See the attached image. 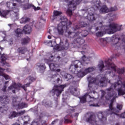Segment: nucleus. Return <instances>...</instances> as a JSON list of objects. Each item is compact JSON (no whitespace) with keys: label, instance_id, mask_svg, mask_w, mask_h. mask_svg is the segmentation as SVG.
Listing matches in <instances>:
<instances>
[{"label":"nucleus","instance_id":"nucleus-1","mask_svg":"<svg viewBox=\"0 0 125 125\" xmlns=\"http://www.w3.org/2000/svg\"><path fill=\"white\" fill-rule=\"evenodd\" d=\"M111 62V60L109 59L107 62H105V66L104 65V62L102 61H100L98 65V67L100 70V72H103L104 70H107L105 72L106 74L104 76V77H102L101 79L99 80V82L98 83V85L100 86L101 87H103V86H106V84H107V83H110V80H108L107 78L106 75H109L111 76L112 78L113 77H117L116 76V75L114 73H116V65L113 63L110 64V67L109 66L110 65V62ZM119 78V76L117 77Z\"/></svg>","mask_w":125,"mask_h":125},{"label":"nucleus","instance_id":"nucleus-2","mask_svg":"<svg viewBox=\"0 0 125 125\" xmlns=\"http://www.w3.org/2000/svg\"><path fill=\"white\" fill-rule=\"evenodd\" d=\"M60 20H62V21L58 24L57 27V31L59 34L61 35V36H62L63 34H64V30L66 29V30L64 34L66 38H69V39H75L77 38L78 34V32H76V31L80 29V26L78 25H75L74 28L75 31H72L68 30V29H69V26L72 24L71 21H68L66 17H62L60 18Z\"/></svg>","mask_w":125,"mask_h":125},{"label":"nucleus","instance_id":"nucleus-3","mask_svg":"<svg viewBox=\"0 0 125 125\" xmlns=\"http://www.w3.org/2000/svg\"><path fill=\"white\" fill-rule=\"evenodd\" d=\"M103 21L99 23V26L96 28V31H98L96 33L97 37H103L105 35V31H108L109 34H114L116 32H119L122 30V25H119L118 23H112L109 24V29H107V26L103 25Z\"/></svg>","mask_w":125,"mask_h":125},{"label":"nucleus","instance_id":"nucleus-4","mask_svg":"<svg viewBox=\"0 0 125 125\" xmlns=\"http://www.w3.org/2000/svg\"><path fill=\"white\" fill-rule=\"evenodd\" d=\"M87 80L89 83L87 92L83 96L79 97L81 103H85L86 101L87 102H92V101H94V100H95V98L94 96H90L89 94H90V93H92V92L94 94L96 93V92L93 90V87L92 86V84H93L92 83L96 82V80H95V78L91 76L88 77Z\"/></svg>","mask_w":125,"mask_h":125},{"label":"nucleus","instance_id":"nucleus-5","mask_svg":"<svg viewBox=\"0 0 125 125\" xmlns=\"http://www.w3.org/2000/svg\"><path fill=\"white\" fill-rule=\"evenodd\" d=\"M35 81H36V78L30 76L25 79V82L27 83L26 84L23 85L20 83L17 84L14 83L12 85L8 87V89L12 90L13 93H15V90L18 91L20 90V87H22V88L26 91V90H27V87L30 86V84H31L33 82H35Z\"/></svg>","mask_w":125,"mask_h":125},{"label":"nucleus","instance_id":"nucleus-6","mask_svg":"<svg viewBox=\"0 0 125 125\" xmlns=\"http://www.w3.org/2000/svg\"><path fill=\"white\" fill-rule=\"evenodd\" d=\"M7 7L9 9H12V11H10V14L12 15V17L16 19H18L19 18V5L17 3H15L14 0L9 1L6 3Z\"/></svg>","mask_w":125,"mask_h":125},{"label":"nucleus","instance_id":"nucleus-7","mask_svg":"<svg viewBox=\"0 0 125 125\" xmlns=\"http://www.w3.org/2000/svg\"><path fill=\"white\" fill-rule=\"evenodd\" d=\"M83 0H65L66 2H68V9L66 11V14L71 16L73 14V11L76 9V6L80 3V2Z\"/></svg>","mask_w":125,"mask_h":125},{"label":"nucleus","instance_id":"nucleus-8","mask_svg":"<svg viewBox=\"0 0 125 125\" xmlns=\"http://www.w3.org/2000/svg\"><path fill=\"white\" fill-rule=\"evenodd\" d=\"M85 59L86 58L85 57V55H83L81 59V62H79V61H75V64H71L69 68V70L70 72L72 73V74H75L77 72H79V71H81L82 66H79V64H83V62L85 61Z\"/></svg>","mask_w":125,"mask_h":125},{"label":"nucleus","instance_id":"nucleus-9","mask_svg":"<svg viewBox=\"0 0 125 125\" xmlns=\"http://www.w3.org/2000/svg\"><path fill=\"white\" fill-rule=\"evenodd\" d=\"M66 84L61 85L59 86L55 85L53 89L50 92V95L52 96H54L56 94V96L58 97V96L61 94L62 91H63L64 88L66 87Z\"/></svg>","mask_w":125,"mask_h":125},{"label":"nucleus","instance_id":"nucleus-10","mask_svg":"<svg viewBox=\"0 0 125 125\" xmlns=\"http://www.w3.org/2000/svg\"><path fill=\"white\" fill-rule=\"evenodd\" d=\"M110 39L111 42V44L112 46H114L116 49H120L122 44H121V38L117 37V36L113 35Z\"/></svg>","mask_w":125,"mask_h":125},{"label":"nucleus","instance_id":"nucleus-11","mask_svg":"<svg viewBox=\"0 0 125 125\" xmlns=\"http://www.w3.org/2000/svg\"><path fill=\"white\" fill-rule=\"evenodd\" d=\"M12 104L13 107L18 109H18H23L24 108H27V107H28V104H27L25 103H20V102H19V101H18L15 98H13Z\"/></svg>","mask_w":125,"mask_h":125},{"label":"nucleus","instance_id":"nucleus-12","mask_svg":"<svg viewBox=\"0 0 125 125\" xmlns=\"http://www.w3.org/2000/svg\"><path fill=\"white\" fill-rule=\"evenodd\" d=\"M53 58H54V57L53 56H50L48 59H45V62L49 65V67L51 71H55L58 67H59V65L57 64L54 63L53 62H50L53 61Z\"/></svg>","mask_w":125,"mask_h":125},{"label":"nucleus","instance_id":"nucleus-13","mask_svg":"<svg viewBox=\"0 0 125 125\" xmlns=\"http://www.w3.org/2000/svg\"><path fill=\"white\" fill-rule=\"evenodd\" d=\"M69 47V43L68 40H65L64 41L61 40L60 45L57 46L56 49L57 50H67Z\"/></svg>","mask_w":125,"mask_h":125},{"label":"nucleus","instance_id":"nucleus-14","mask_svg":"<svg viewBox=\"0 0 125 125\" xmlns=\"http://www.w3.org/2000/svg\"><path fill=\"white\" fill-rule=\"evenodd\" d=\"M93 8H89L88 9H82V11H85V13H88L87 18L89 21H94L95 20V17L93 14V11H92Z\"/></svg>","mask_w":125,"mask_h":125},{"label":"nucleus","instance_id":"nucleus-15","mask_svg":"<svg viewBox=\"0 0 125 125\" xmlns=\"http://www.w3.org/2000/svg\"><path fill=\"white\" fill-rule=\"evenodd\" d=\"M74 42L77 45H82V44L84 43V40L82 39L81 35H78L77 37L75 38Z\"/></svg>","mask_w":125,"mask_h":125},{"label":"nucleus","instance_id":"nucleus-16","mask_svg":"<svg viewBox=\"0 0 125 125\" xmlns=\"http://www.w3.org/2000/svg\"><path fill=\"white\" fill-rule=\"evenodd\" d=\"M32 7L34 10H40L41 9V8L40 7H37L34 6V5L31 4H25L23 5V10H27V9H30Z\"/></svg>","mask_w":125,"mask_h":125},{"label":"nucleus","instance_id":"nucleus-17","mask_svg":"<svg viewBox=\"0 0 125 125\" xmlns=\"http://www.w3.org/2000/svg\"><path fill=\"white\" fill-rule=\"evenodd\" d=\"M36 68L40 73H42L46 69V66L43 63L38 62L37 63Z\"/></svg>","mask_w":125,"mask_h":125},{"label":"nucleus","instance_id":"nucleus-18","mask_svg":"<svg viewBox=\"0 0 125 125\" xmlns=\"http://www.w3.org/2000/svg\"><path fill=\"white\" fill-rule=\"evenodd\" d=\"M7 59V56L5 54H2L1 56V61L0 62L1 63V66H6L7 67H10V65H9L8 63L5 62V60Z\"/></svg>","mask_w":125,"mask_h":125},{"label":"nucleus","instance_id":"nucleus-19","mask_svg":"<svg viewBox=\"0 0 125 125\" xmlns=\"http://www.w3.org/2000/svg\"><path fill=\"white\" fill-rule=\"evenodd\" d=\"M0 101L2 104H5L7 105V104H9L10 101V100L8 99V97L6 96H0Z\"/></svg>","mask_w":125,"mask_h":125},{"label":"nucleus","instance_id":"nucleus-20","mask_svg":"<svg viewBox=\"0 0 125 125\" xmlns=\"http://www.w3.org/2000/svg\"><path fill=\"white\" fill-rule=\"evenodd\" d=\"M52 76L51 81H53V79H54V83H59V81H60V79L58 78V73H54V72H52Z\"/></svg>","mask_w":125,"mask_h":125},{"label":"nucleus","instance_id":"nucleus-21","mask_svg":"<svg viewBox=\"0 0 125 125\" xmlns=\"http://www.w3.org/2000/svg\"><path fill=\"white\" fill-rule=\"evenodd\" d=\"M23 31L27 35L31 34L32 32V27L30 25H26L23 28Z\"/></svg>","mask_w":125,"mask_h":125},{"label":"nucleus","instance_id":"nucleus-22","mask_svg":"<svg viewBox=\"0 0 125 125\" xmlns=\"http://www.w3.org/2000/svg\"><path fill=\"white\" fill-rule=\"evenodd\" d=\"M42 105L47 107H52V102L47 100H43L42 101Z\"/></svg>","mask_w":125,"mask_h":125},{"label":"nucleus","instance_id":"nucleus-23","mask_svg":"<svg viewBox=\"0 0 125 125\" xmlns=\"http://www.w3.org/2000/svg\"><path fill=\"white\" fill-rule=\"evenodd\" d=\"M61 75L64 79H68V80H72V79H74V77L72 75L67 74L64 72H61Z\"/></svg>","mask_w":125,"mask_h":125},{"label":"nucleus","instance_id":"nucleus-24","mask_svg":"<svg viewBox=\"0 0 125 125\" xmlns=\"http://www.w3.org/2000/svg\"><path fill=\"white\" fill-rule=\"evenodd\" d=\"M5 70V69L0 67V76H2V77H3V78H4L5 80H10V77L9 76L2 73Z\"/></svg>","mask_w":125,"mask_h":125},{"label":"nucleus","instance_id":"nucleus-25","mask_svg":"<svg viewBox=\"0 0 125 125\" xmlns=\"http://www.w3.org/2000/svg\"><path fill=\"white\" fill-rule=\"evenodd\" d=\"M100 12L102 14L108 13L110 12V9H108L106 5H104L100 9Z\"/></svg>","mask_w":125,"mask_h":125},{"label":"nucleus","instance_id":"nucleus-26","mask_svg":"<svg viewBox=\"0 0 125 125\" xmlns=\"http://www.w3.org/2000/svg\"><path fill=\"white\" fill-rule=\"evenodd\" d=\"M78 35L80 36V37H85L86 36L88 35V32L86 30H79V31H78Z\"/></svg>","mask_w":125,"mask_h":125},{"label":"nucleus","instance_id":"nucleus-27","mask_svg":"<svg viewBox=\"0 0 125 125\" xmlns=\"http://www.w3.org/2000/svg\"><path fill=\"white\" fill-rule=\"evenodd\" d=\"M17 51L21 54H25V53L28 51V49L25 47H20L18 49Z\"/></svg>","mask_w":125,"mask_h":125},{"label":"nucleus","instance_id":"nucleus-28","mask_svg":"<svg viewBox=\"0 0 125 125\" xmlns=\"http://www.w3.org/2000/svg\"><path fill=\"white\" fill-rule=\"evenodd\" d=\"M119 56H120V54H119L113 55L112 56H111V59H108L107 61H105V65L104 66H106V62H108V61H109V59H110L111 61L110 62L109 67H111V63L114 64L112 62V59H116V58H117V57H119Z\"/></svg>","mask_w":125,"mask_h":125},{"label":"nucleus","instance_id":"nucleus-29","mask_svg":"<svg viewBox=\"0 0 125 125\" xmlns=\"http://www.w3.org/2000/svg\"><path fill=\"white\" fill-rule=\"evenodd\" d=\"M29 21H30V19L27 17H22L20 20L21 24H26V23H28Z\"/></svg>","mask_w":125,"mask_h":125},{"label":"nucleus","instance_id":"nucleus-30","mask_svg":"<svg viewBox=\"0 0 125 125\" xmlns=\"http://www.w3.org/2000/svg\"><path fill=\"white\" fill-rule=\"evenodd\" d=\"M18 117V114L17 112L15 111H13L10 113V114L8 115L9 119H13V118H17Z\"/></svg>","mask_w":125,"mask_h":125},{"label":"nucleus","instance_id":"nucleus-31","mask_svg":"<svg viewBox=\"0 0 125 125\" xmlns=\"http://www.w3.org/2000/svg\"><path fill=\"white\" fill-rule=\"evenodd\" d=\"M93 70H94V68H93V67H90L85 69L83 72L84 73V75L85 76V75H87V74H88L89 73H91V72H92Z\"/></svg>","mask_w":125,"mask_h":125},{"label":"nucleus","instance_id":"nucleus-32","mask_svg":"<svg viewBox=\"0 0 125 125\" xmlns=\"http://www.w3.org/2000/svg\"><path fill=\"white\" fill-rule=\"evenodd\" d=\"M23 30L20 28H18L15 31L17 37L20 38L22 36Z\"/></svg>","mask_w":125,"mask_h":125},{"label":"nucleus","instance_id":"nucleus-33","mask_svg":"<svg viewBox=\"0 0 125 125\" xmlns=\"http://www.w3.org/2000/svg\"><path fill=\"white\" fill-rule=\"evenodd\" d=\"M74 74H76L78 78H83L85 76L83 71H82V69L79 71H77Z\"/></svg>","mask_w":125,"mask_h":125},{"label":"nucleus","instance_id":"nucleus-34","mask_svg":"<svg viewBox=\"0 0 125 125\" xmlns=\"http://www.w3.org/2000/svg\"><path fill=\"white\" fill-rule=\"evenodd\" d=\"M9 12L10 13V11L9 10H4L2 12H1V11H0V16L2 17H5L6 16L7 14L9 13Z\"/></svg>","mask_w":125,"mask_h":125},{"label":"nucleus","instance_id":"nucleus-35","mask_svg":"<svg viewBox=\"0 0 125 125\" xmlns=\"http://www.w3.org/2000/svg\"><path fill=\"white\" fill-rule=\"evenodd\" d=\"M95 7L98 9L100 7V1L99 0H93Z\"/></svg>","mask_w":125,"mask_h":125},{"label":"nucleus","instance_id":"nucleus-36","mask_svg":"<svg viewBox=\"0 0 125 125\" xmlns=\"http://www.w3.org/2000/svg\"><path fill=\"white\" fill-rule=\"evenodd\" d=\"M118 74H119V75H123V74H124L125 73V67H123L122 68H118L116 70Z\"/></svg>","mask_w":125,"mask_h":125},{"label":"nucleus","instance_id":"nucleus-37","mask_svg":"<svg viewBox=\"0 0 125 125\" xmlns=\"http://www.w3.org/2000/svg\"><path fill=\"white\" fill-rule=\"evenodd\" d=\"M23 125H28V122L30 121V117L29 116H25L23 118Z\"/></svg>","mask_w":125,"mask_h":125},{"label":"nucleus","instance_id":"nucleus-38","mask_svg":"<svg viewBox=\"0 0 125 125\" xmlns=\"http://www.w3.org/2000/svg\"><path fill=\"white\" fill-rule=\"evenodd\" d=\"M7 110H8V107L7 106L3 105L0 107V111L1 113H4V111H7Z\"/></svg>","mask_w":125,"mask_h":125},{"label":"nucleus","instance_id":"nucleus-39","mask_svg":"<svg viewBox=\"0 0 125 125\" xmlns=\"http://www.w3.org/2000/svg\"><path fill=\"white\" fill-rule=\"evenodd\" d=\"M62 14V12L58 11H54V15L53 17H54V19H55L56 16H59V15H61Z\"/></svg>","mask_w":125,"mask_h":125},{"label":"nucleus","instance_id":"nucleus-40","mask_svg":"<svg viewBox=\"0 0 125 125\" xmlns=\"http://www.w3.org/2000/svg\"><path fill=\"white\" fill-rule=\"evenodd\" d=\"M30 41V38L28 37L25 38L22 40V44H26Z\"/></svg>","mask_w":125,"mask_h":125},{"label":"nucleus","instance_id":"nucleus-41","mask_svg":"<svg viewBox=\"0 0 125 125\" xmlns=\"http://www.w3.org/2000/svg\"><path fill=\"white\" fill-rule=\"evenodd\" d=\"M80 26L81 27L83 28V27H86L87 26V23L84 21H82L80 23Z\"/></svg>","mask_w":125,"mask_h":125},{"label":"nucleus","instance_id":"nucleus-42","mask_svg":"<svg viewBox=\"0 0 125 125\" xmlns=\"http://www.w3.org/2000/svg\"><path fill=\"white\" fill-rule=\"evenodd\" d=\"M31 110H32V112L35 113V114H38V106H35L33 108H32Z\"/></svg>","mask_w":125,"mask_h":125},{"label":"nucleus","instance_id":"nucleus-43","mask_svg":"<svg viewBox=\"0 0 125 125\" xmlns=\"http://www.w3.org/2000/svg\"><path fill=\"white\" fill-rule=\"evenodd\" d=\"M18 113V116L19 117V116H22V115H24L25 113H26V111L25 110H21L20 112H17Z\"/></svg>","mask_w":125,"mask_h":125},{"label":"nucleus","instance_id":"nucleus-44","mask_svg":"<svg viewBox=\"0 0 125 125\" xmlns=\"http://www.w3.org/2000/svg\"><path fill=\"white\" fill-rule=\"evenodd\" d=\"M69 91L71 93H75V91H77V88L74 87L70 88Z\"/></svg>","mask_w":125,"mask_h":125},{"label":"nucleus","instance_id":"nucleus-45","mask_svg":"<svg viewBox=\"0 0 125 125\" xmlns=\"http://www.w3.org/2000/svg\"><path fill=\"white\" fill-rule=\"evenodd\" d=\"M118 10V8H117V6H114L113 7H111L109 9V11H116Z\"/></svg>","mask_w":125,"mask_h":125},{"label":"nucleus","instance_id":"nucleus-46","mask_svg":"<svg viewBox=\"0 0 125 125\" xmlns=\"http://www.w3.org/2000/svg\"><path fill=\"white\" fill-rule=\"evenodd\" d=\"M30 96L29 95V94H26L25 95H24V99H26V100H27V101L29 100V99H30Z\"/></svg>","mask_w":125,"mask_h":125},{"label":"nucleus","instance_id":"nucleus-47","mask_svg":"<svg viewBox=\"0 0 125 125\" xmlns=\"http://www.w3.org/2000/svg\"><path fill=\"white\" fill-rule=\"evenodd\" d=\"M67 118V116H66L64 117V122H65V123H71L72 122L71 121V120L68 119Z\"/></svg>","mask_w":125,"mask_h":125},{"label":"nucleus","instance_id":"nucleus-48","mask_svg":"<svg viewBox=\"0 0 125 125\" xmlns=\"http://www.w3.org/2000/svg\"><path fill=\"white\" fill-rule=\"evenodd\" d=\"M7 87V86L6 85H4V86H3V87L2 88V91H3L4 92H5V91H6Z\"/></svg>","mask_w":125,"mask_h":125},{"label":"nucleus","instance_id":"nucleus-49","mask_svg":"<svg viewBox=\"0 0 125 125\" xmlns=\"http://www.w3.org/2000/svg\"><path fill=\"white\" fill-rule=\"evenodd\" d=\"M108 16H109V17H113V19L116 18V15L112 13L108 14Z\"/></svg>","mask_w":125,"mask_h":125},{"label":"nucleus","instance_id":"nucleus-50","mask_svg":"<svg viewBox=\"0 0 125 125\" xmlns=\"http://www.w3.org/2000/svg\"><path fill=\"white\" fill-rule=\"evenodd\" d=\"M117 108L119 110H122V108H123V105L122 104H118L117 106Z\"/></svg>","mask_w":125,"mask_h":125},{"label":"nucleus","instance_id":"nucleus-51","mask_svg":"<svg viewBox=\"0 0 125 125\" xmlns=\"http://www.w3.org/2000/svg\"><path fill=\"white\" fill-rule=\"evenodd\" d=\"M9 45H12V44H13V40H12V39H10L9 41Z\"/></svg>","mask_w":125,"mask_h":125},{"label":"nucleus","instance_id":"nucleus-52","mask_svg":"<svg viewBox=\"0 0 125 125\" xmlns=\"http://www.w3.org/2000/svg\"><path fill=\"white\" fill-rule=\"evenodd\" d=\"M54 71L56 72V73H60V72H61V70L60 69H56V70H54Z\"/></svg>","mask_w":125,"mask_h":125},{"label":"nucleus","instance_id":"nucleus-53","mask_svg":"<svg viewBox=\"0 0 125 125\" xmlns=\"http://www.w3.org/2000/svg\"><path fill=\"white\" fill-rule=\"evenodd\" d=\"M90 106H93V107H97L98 106V104H91Z\"/></svg>","mask_w":125,"mask_h":125},{"label":"nucleus","instance_id":"nucleus-54","mask_svg":"<svg viewBox=\"0 0 125 125\" xmlns=\"http://www.w3.org/2000/svg\"><path fill=\"white\" fill-rule=\"evenodd\" d=\"M52 42H55V39L53 40L52 41H49L48 43H52Z\"/></svg>","mask_w":125,"mask_h":125},{"label":"nucleus","instance_id":"nucleus-55","mask_svg":"<svg viewBox=\"0 0 125 125\" xmlns=\"http://www.w3.org/2000/svg\"><path fill=\"white\" fill-rule=\"evenodd\" d=\"M122 41L123 42H125V35L123 36Z\"/></svg>","mask_w":125,"mask_h":125},{"label":"nucleus","instance_id":"nucleus-56","mask_svg":"<svg viewBox=\"0 0 125 125\" xmlns=\"http://www.w3.org/2000/svg\"><path fill=\"white\" fill-rule=\"evenodd\" d=\"M57 122H58V120L56 119V120H54L52 122V125H55V123H57Z\"/></svg>","mask_w":125,"mask_h":125},{"label":"nucleus","instance_id":"nucleus-57","mask_svg":"<svg viewBox=\"0 0 125 125\" xmlns=\"http://www.w3.org/2000/svg\"><path fill=\"white\" fill-rule=\"evenodd\" d=\"M86 47H87V46L86 45H84L83 46L82 48H83V49H86Z\"/></svg>","mask_w":125,"mask_h":125},{"label":"nucleus","instance_id":"nucleus-58","mask_svg":"<svg viewBox=\"0 0 125 125\" xmlns=\"http://www.w3.org/2000/svg\"><path fill=\"white\" fill-rule=\"evenodd\" d=\"M6 72H10V71H11L10 68H6Z\"/></svg>","mask_w":125,"mask_h":125},{"label":"nucleus","instance_id":"nucleus-59","mask_svg":"<svg viewBox=\"0 0 125 125\" xmlns=\"http://www.w3.org/2000/svg\"><path fill=\"white\" fill-rule=\"evenodd\" d=\"M33 56V52L29 53V58H31Z\"/></svg>","mask_w":125,"mask_h":125},{"label":"nucleus","instance_id":"nucleus-60","mask_svg":"<svg viewBox=\"0 0 125 125\" xmlns=\"http://www.w3.org/2000/svg\"><path fill=\"white\" fill-rule=\"evenodd\" d=\"M17 1H21V2H23L24 1V0H15Z\"/></svg>","mask_w":125,"mask_h":125},{"label":"nucleus","instance_id":"nucleus-61","mask_svg":"<svg viewBox=\"0 0 125 125\" xmlns=\"http://www.w3.org/2000/svg\"><path fill=\"white\" fill-rule=\"evenodd\" d=\"M79 116V113H75V117H78Z\"/></svg>","mask_w":125,"mask_h":125},{"label":"nucleus","instance_id":"nucleus-62","mask_svg":"<svg viewBox=\"0 0 125 125\" xmlns=\"http://www.w3.org/2000/svg\"><path fill=\"white\" fill-rule=\"evenodd\" d=\"M48 39H51V36L50 35L48 36Z\"/></svg>","mask_w":125,"mask_h":125},{"label":"nucleus","instance_id":"nucleus-63","mask_svg":"<svg viewBox=\"0 0 125 125\" xmlns=\"http://www.w3.org/2000/svg\"><path fill=\"white\" fill-rule=\"evenodd\" d=\"M57 58L58 59V60H59V59H60V56H58L57 57Z\"/></svg>","mask_w":125,"mask_h":125},{"label":"nucleus","instance_id":"nucleus-64","mask_svg":"<svg viewBox=\"0 0 125 125\" xmlns=\"http://www.w3.org/2000/svg\"><path fill=\"white\" fill-rule=\"evenodd\" d=\"M0 49L1 50V51H2L3 50V48L0 46Z\"/></svg>","mask_w":125,"mask_h":125}]
</instances>
